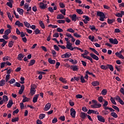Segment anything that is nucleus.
I'll return each instance as SVG.
<instances>
[{"instance_id": "obj_1", "label": "nucleus", "mask_w": 124, "mask_h": 124, "mask_svg": "<svg viewBox=\"0 0 124 124\" xmlns=\"http://www.w3.org/2000/svg\"><path fill=\"white\" fill-rule=\"evenodd\" d=\"M97 16L100 17V21H102V22L104 21V19H105V14H104L103 12L100 11L97 12Z\"/></svg>"}, {"instance_id": "obj_2", "label": "nucleus", "mask_w": 124, "mask_h": 124, "mask_svg": "<svg viewBox=\"0 0 124 124\" xmlns=\"http://www.w3.org/2000/svg\"><path fill=\"white\" fill-rule=\"evenodd\" d=\"M35 89H36V85H35V84H33L31 85L30 93H31V95H33L35 93V92H36Z\"/></svg>"}, {"instance_id": "obj_3", "label": "nucleus", "mask_w": 124, "mask_h": 124, "mask_svg": "<svg viewBox=\"0 0 124 124\" xmlns=\"http://www.w3.org/2000/svg\"><path fill=\"white\" fill-rule=\"evenodd\" d=\"M66 47L71 51H73V50H74V48L72 47V44L70 43V41L66 42Z\"/></svg>"}, {"instance_id": "obj_4", "label": "nucleus", "mask_w": 124, "mask_h": 124, "mask_svg": "<svg viewBox=\"0 0 124 124\" xmlns=\"http://www.w3.org/2000/svg\"><path fill=\"white\" fill-rule=\"evenodd\" d=\"M109 42L111 43V44H118L119 43V41H118V40H117L116 38H115L114 39L113 38L109 39Z\"/></svg>"}, {"instance_id": "obj_5", "label": "nucleus", "mask_w": 124, "mask_h": 124, "mask_svg": "<svg viewBox=\"0 0 124 124\" xmlns=\"http://www.w3.org/2000/svg\"><path fill=\"white\" fill-rule=\"evenodd\" d=\"M70 115L72 116V118H75V115H76V111H75V109L73 108H71L70 109Z\"/></svg>"}, {"instance_id": "obj_6", "label": "nucleus", "mask_w": 124, "mask_h": 124, "mask_svg": "<svg viewBox=\"0 0 124 124\" xmlns=\"http://www.w3.org/2000/svg\"><path fill=\"white\" fill-rule=\"evenodd\" d=\"M90 57L92 58V59H93V60H95V61H98L99 60V58H98V56H96L95 54L92 53L90 54Z\"/></svg>"}, {"instance_id": "obj_7", "label": "nucleus", "mask_w": 124, "mask_h": 124, "mask_svg": "<svg viewBox=\"0 0 124 124\" xmlns=\"http://www.w3.org/2000/svg\"><path fill=\"white\" fill-rule=\"evenodd\" d=\"M98 120L99 122H101L102 123H105V119H104V117H102L101 115H97V116Z\"/></svg>"}, {"instance_id": "obj_8", "label": "nucleus", "mask_w": 124, "mask_h": 124, "mask_svg": "<svg viewBox=\"0 0 124 124\" xmlns=\"http://www.w3.org/2000/svg\"><path fill=\"white\" fill-rule=\"evenodd\" d=\"M66 36H67L68 37H70V38H71V41L72 42H75V40H76L75 39V38H74V37H73V36H72V35H71V34L70 33H66Z\"/></svg>"}, {"instance_id": "obj_9", "label": "nucleus", "mask_w": 124, "mask_h": 124, "mask_svg": "<svg viewBox=\"0 0 124 124\" xmlns=\"http://www.w3.org/2000/svg\"><path fill=\"white\" fill-rule=\"evenodd\" d=\"M47 6V4H44L43 2H40L39 3V7L41 9H45Z\"/></svg>"}, {"instance_id": "obj_10", "label": "nucleus", "mask_w": 124, "mask_h": 124, "mask_svg": "<svg viewBox=\"0 0 124 124\" xmlns=\"http://www.w3.org/2000/svg\"><path fill=\"white\" fill-rule=\"evenodd\" d=\"M51 103L46 104L44 108V111H48V110L51 108Z\"/></svg>"}, {"instance_id": "obj_11", "label": "nucleus", "mask_w": 124, "mask_h": 124, "mask_svg": "<svg viewBox=\"0 0 124 124\" xmlns=\"http://www.w3.org/2000/svg\"><path fill=\"white\" fill-rule=\"evenodd\" d=\"M70 68L71 69H72L73 71H78V69H79V68H78V66L77 65H72L70 66Z\"/></svg>"}, {"instance_id": "obj_12", "label": "nucleus", "mask_w": 124, "mask_h": 124, "mask_svg": "<svg viewBox=\"0 0 124 124\" xmlns=\"http://www.w3.org/2000/svg\"><path fill=\"white\" fill-rule=\"evenodd\" d=\"M24 90H25V85H22L20 87V89L19 90L18 93L19 94H22Z\"/></svg>"}, {"instance_id": "obj_13", "label": "nucleus", "mask_w": 124, "mask_h": 124, "mask_svg": "<svg viewBox=\"0 0 124 124\" xmlns=\"http://www.w3.org/2000/svg\"><path fill=\"white\" fill-rule=\"evenodd\" d=\"M38 96H39V94H35L33 98V102L36 103L37 102V99H38Z\"/></svg>"}, {"instance_id": "obj_14", "label": "nucleus", "mask_w": 124, "mask_h": 124, "mask_svg": "<svg viewBox=\"0 0 124 124\" xmlns=\"http://www.w3.org/2000/svg\"><path fill=\"white\" fill-rule=\"evenodd\" d=\"M70 17L72 19V21H74V22L77 21V16L76 14L73 15L72 16H70Z\"/></svg>"}, {"instance_id": "obj_15", "label": "nucleus", "mask_w": 124, "mask_h": 124, "mask_svg": "<svg viewBox=\"0 0 124 124\" xmlns=\"http://www.w3.org/2000/svg\"><path fill=\"white\" fill-rule=\"evenodd\" d=\"M91 107H92L93 108H100V107H101V104H94V105H92Z\"/></svg>"}, {"instance_id": "obj_16", "label": "nucleus", "mask_w": 124, "mask_h": 124, "mask_svg": "<svg viewBox=\"0 0 124 124\" xmlns=\"http://www.w3.org/2000/svg\"><path fill=\"white\" fill-rule=\"evenodd\" d=\"M87 114L85 112H81L80 113V117L83 120H85L86 118H87Z\"/></svg>"}, {"instance_id": "obj_17", "label": "nucleus", "mask_w": 124, "mask_h": 124, "mask_svg": "<svg viewBox=\"0 0 124 124\" xmlns=\"http://www.w3.org/2000/svg\"><path fill=\"white\" fill-rule=\"evenodd\" d=\"M12 105H13V100H11L9 101L8 104L7 105V108H11Z\"/></svg>"}, {"instance_id": "obj_18", "label": "nucleus", "mask_w": 124, "mask_h": 124, "mask_svg": "<svg viewBox=\"0 0 124 124\" xmlns=\"http://www.w3.org/2000/svg\"><path fill=\"white\" fill-rule=\"evenodd\" d=\"M89 49L91 51L93 52L94 53V54H96L97 56H99V53L97 51H96V50H95V49H94V48H92V47H89Z\"/></svg>"}, {"instance_id": "obj_19", "label": "nucleus", "mask_w": 124, "mask_h": 124, "mask_svg": "<svg viewBox=\"0 0 124 124\" xmlns=\"http://www.w3.org/2000/svg\"><path fill=\"white\" fill-rule=\"evenodd\" d=\"M89 49L91 51L93 52L94 53V54H96L97 56H99V53L97 51H96V50H95V49H94V48H92V47H89Z\"/></svg>"}, {"instance_id": "obj_20", "label": "nucleus", "mask_w": 124, "mask_h": 124, "mask_svg": "<svg viewBox=\"0 0 124 124\" xmlns=\"http://www.w3.org/2000/svg\"><path fill=\"white\" fill-rule=\"evenodd\" d=\"M48 62L50 64H55L56 63V61L52 60V58H49L48 59Z\"/></svg>"}, {"instance_id": "obj_21", "label": "nucleus", "mask_w": 124, "mask_h": 124, "mask_svg": "<svg viewBox=\"0 0 124 124\" xmlns=\"http://www.w3.org/2000/svg\"><path fill=\"white\" fill-rule=\"evenodd\" d=\"M23 99L22 100V102H29L30 101V98L26 97V95L23 96Z\"/></svg>"}, {"instance_id": "obj_22", "label": "nucleus", "mask_w": 124, "mask_h": 124, "mask_svg": "<svg viewBox=\"0 0 124 124\" xmlns=\"http://www.w3.org/2000/svg\"><path fill=\"white\" fill-rule=\"evenodd\" d=\"M17 11L20 15H23V14H24V10H23V9L18 8L17 9Z\"/></svg>"}, {"instance_id": "obj_23", "label": "nucleus", "mask_w": 124, "mask_h": 124, "mask_svg": "<svg viewBox=\"0 0 124 124\" xmlns=\"http://www.w3.org/2000/svg\"><path fill=\"white\" fill-rule=\"evenodd\" d=\"M96 111L93 109H89L88 111L87 112V114H89V115H91V114H96Z\"/></svg>"}, {"instance_id": "obj_24", "label": "nucleus", "mask_w": 124, "mask_h": 124, "mask_svg": "<svg viewBox=\"0 0 124 124\" xmlns=\"http://www.w3.org/2000/svg\"><path fill=\"white\" fill-rule=\"evenodd\" d=\"M115 55H116V56H117V57H118L120 59H122V60H124V56H123V55H122V54H119L118 52H116Z\"/></svg>"}, {"instance_id": "obj_25", "label": "nucleus", "mask_w": 124, "mask_h": 124, "mask_svg": "<svg viewBox=\"0 0 124 124\" xmlns=\"http://www.w3.org/2000/svg\"><path fill=\"white\" fill-rule=\"evenodd\" d=\"M25 57V55H23V54L20 53L18 54L17 59L19 61H22V59Z\"/></svg>"}, {"instance_id": "obj_26", "label": "nucleus", "mask_w": 124, "mask_h": 124, "mask_svg": "<svg viewBox=\"0 0 124 124\" xmlns=\"http://www.w3.org/2000/svg\"><path fill=\"white\" fill-rule=\"evenodd\" d=\"M107 66L108 69H109L110 71H114V67H113V65L108 64Z\"/></svg>"}, {"instance_id": "obj_27", "label": "nucleus", "mask_w": 124, "mask_h": 124, "mask_svg": "<svg viewBox=\"0 0 124 124\" xmlns=\"http://www.w3.org/2000/svg\"><path fill=\"white\" fill-rule=\"evenodd\" d=\"M104 109L105 110H109L110 112H114L115 110L114 109H112L111 108H109L108 107H104Z\"/></svg>"}, {"instance_id": "obj_28", "label": "nucleus", "mask_w": 124, "mask_h": 124, "mask_svg": "<svg viewBox=\"0 0 124 124\" xmlns=\"http://www.w3.org/2000/svg\"><path fill=\"white\" fill-rule=\"evenodd\" d=\"M5 85V80L2 79L0 81V87H3Z\"/></svg>"}, {"instance_id": "obj_29", "label": "nucleus", "mask_w": 124, "mask_h": 124, "mask_svg": "<svg viewBox=\"0 0 124 124\" xmlns=\"http://www.w3.org/2000/svg\"><path fill=\"white\" fill-rule=\"evenodd\" d=\"M57 19H64V16L62 15V14L58 15L57 16Z\"/></svg>"}, {"instance_id": "obj_30", "label": "nucleus", "mask_w": 124, "mask_h": 124, "mask_svg": "<svg viewBox=\"0 0 124 124\" xmlns=\"http://www.w3.org/2000/svg\"><path fill=\"white\" fill-rule=\"evenodd\" d=\"M92 85L93 86V87H95L96 86H99V82L98 81H93L92 83Z\"/></svg>"}, {"instance_id": "obj_31", "label": "nucleus", "mask_w": 124, "mask_h": 124, "mask_svg": "<svg viewBox=\"0 0 124 124\" xmlns=\"http://www.w3.org/2000/svg\"><path fill=\"white\" fill-rule=\"evenodd\" d=\"M76 12H77V13H78V14H79L80 15H82V14H84V12H83V11H82V10L81 9H78L76 10Z\"/></svg>"}, {"instance_id": "obj_32", "label": "nucleus", "mask_w": 124, "mask_h": 124, "mask_svg": "<svg viewBox=\"0 0 124 124\" xmlns=\"http://www.w3.org/2000/svg\"><path fill=\"white\" fill-rule=\"evenodd\" d=\"M11 30L10 29H7L4 31V34L6 35H8L9 33H11Z\"/></svg>"}, {"instance_id": "obj_33", "label": "nucleus", "mask_w": 124, "mask_h": 124, "mask_svg": "<svg viewBox=\"0 0 124 124\" xmlns=\"http://www.w3.org/2000/svg\"><path fill=\"white\" fill-rule=\"evenodd\" d=\"M2 100L4 102H6L8 101V97H7V96L6 95H3Z\"/></svg>"}, {"instance_id": "obj_34", "label": "nucleus", "mask_w": 124, "mask_h": 124, "mask_svg": "<svg viewBox=\"0 0 124 124\" xmlns=\"http://www.w3.org/2000/svg\"><path fill=\"white\" fill-rule=\"evenodd\" d=\"M24 26H25L26 28H30L31 27V24L29 23H28L27 21L24 22Z\"/></svg>"}, {"instance_id": "obj_35", "label": "nucleus", "mask_w": 124, "mask_h": 124, "mask_svg": "<svg viewBox=\"0 0 124 124\" xmlns=\"http://www.w3.org/2000/svg\"><path fill=\"white\" fill-rule=\"evenodd\" d=\"M101 94L103 95H106V94H107V89H103L101 91Z\"/></svg>"}, {"instance_id": "obj_36", "label": "nucleus", "mask_w": 124, "mask_h": 124, "mask_svg": "<svg viewBox=\"0 0 124 124\" xmlns=\"http://www.w3.org/2000/svg\"><path fill=\"white\" fill-rule=\"evenodd\" d=\"M100 67L102 69H103V70H106L107 69H108V67L107 66V64L106 65H101Z\"/></svg>"}, {"instance_id": "obj_37", "label": "nucleus", "mask_w": 124, "mask_h": 124, "mask_svg": "<svg viewBox=\"0 0 124 124\" xmlns=\"http://www.w3.org/2000/svg\"><path fill=\"white\" fill-rule=\"evenodd\" d=\"M60 81L62 82V83H64V84H66V80H65V78H59Z\"/></svg>"}, {"instance_id": "obj_38", "label": "nucleus", "mask_w": 124, "mask_h": 124, "mask_svg": "<svg viewBox=\"0 0 124 124\" xmlns=\"http://www.w3.org/2000/svg\"><path fill=\"white\" fill-rule=\"evenodd\" d=\"M39 24L42 29H45V25H44V23L43 21H40Z\"/></svg>"}, {"instance_id": "obj_39", "label": "nucleus", "mask_w": 124, "mask_h": 124, "mask_svg": "<svg viewBox=\"0 0 124 124\" xmlns=\"http://www.w3.org/2000/svg\"><path fill=\"white\" fill-rule=\"evenodd\" d=\"M110 115L112 117H113V118H118V115L116 112H112L110 113Z\"/></svg>"}, {"instance_id": "obj_40", "label": "nucleus", "mask_w": 124, "mask_h": 124, "mask_svg": "<svg viewBox=\"0 0 124 124\" xmlns=\"http://www.w3.org/2000/svg\"><path fill=\"white\" fill-rule=\"evenodd\" d=\"M115 22V19H108V24H113Z\"/></svg>"}, {"instance_id": "obj_41", "label": "nucleus", "mask_w": 124, "mask_h": 124, "mask_svg": "<svg viewBox=\"0 0 124 124\" xmlns=\"http://www.w3.org/2000/svg\"><path fill=\"white\" fill-rule=\"evenodd\" d=\"M35 63V60H32L30 61V62L29 63V66H31V65H33Z\"/></svg>"}, {"instance_id": "obj_42", "label": "nucleus", "mask_w": 124, "mask_h": 124, "mask_svg": "<svg viewBox=\"0 0 124 124\" xmlns=\"http://www.w3.org/2000/svg\"><path fill=\"white\" fill-rule=\"evenodd\" d=\"M44 118H45V114L42 113L39 115V118L40 120H43Z\"/></svg>"}, {"instance_id": "obj_43", "label": "nucleus", "mask_w": 124, "mask_h": 124, "mask_svg": "<svg viewBox=\"0 0 124 124\" xmlns=\"http://www.w3.org/2000/svg\"><path fill=\"white\" fill-rule=\"evenodd\" d=\"M112 108L114 109L115 110H116V111H117L118 112H120V109L119 108L115 105H112Z\"/></svg>"}, {"instance_id": "obj_44", "label": "nucleus", "mask_w": 124, "mask_h": 124, "mask_svg": "<svg viewBox=\"0 0 124 124\" xmlns=\"http://www.w3.org/2000/svg\"><path fill=\"white\" fill-rule=\"evenodd\" d=\"M80 81L81 83H86V80H85V78H84L83 76H81L80 77Z\"/></svg>"}, {"instance_id": "obj_45", "label": "nucleus", "mask_w": 124, "mask_h": 124, "mask_svg": "<svg viewBox=\"0 0 124 124\" xmlns=\"http://www.w3.org/2000/svg\"><path fill=\"white\" fill-rule=\"evenodd\" d=\"M57 22L59 24H64L65 23V20H58L57 21Z\"/></svg>"}, {"instance_id": "obj_46", "label": "nucleus", "mask_w": 124, "mask_h": 124, "mask_svg": "<svg viewBox=\"0 0 124 124\" xmlns=\"http://www.w3.org/2000/svg\"><path fill=\"white\" fill-rule=\"evenodd\" d=\"M66 11V9H61L60 10V12L63 15L65 16V12Z\"/></svg>"}, {"instance_id": "obj_47", "label": "nucleus", "mask_w": 124, "mask_h": 124, "mask_svg": "<svg viewBox=\"0 0 124 124\" xmlns=\"http://www.w3.org/2000/svg\"><path fill=\"white\" fill-rule=\"evenodd\" d=\"M98 100L99 101V102H100V103H102V102H103V97L102 96H100L98 98Z\"/></svg>"}, {"instance_id": "obj_48", "label": "nucleus", "mask_w": 124, "mask_h": 124, "mask_svg": "<svg viewBox=\"0 0 124 124\" xmlns=\"http://www.w3.org/2000/svg\"><path fill=\"white\" fill-rule=\"evenodd\" d=\"M19 121V117H16L12 119V123H15V122H18Z\"/></svg>"}, {"instance_id": "obj_49", "label": "nucleus", "mask_w": 124, "mask_h": 124, "mask_svg": "<svg viewBox=\"0 0 124 124\" xmlns=\"http://www.w3.org/2000/svg\"><path fill=\"white\" fill-rule=\"evenodd\" d=\"M14 42H13L12 41H10L9 44H8V46L10 48H12L13 45H14Z\"/></svg>"}, {"instance_id": "obj_50", "label": "nucleus", "mask_w": 124, "mask_h": 124, "mask_svg": "<svg viewBox=\"0 0 124 124\" xmlns=\"http://www.w3.org/2000/svg\"><path fill=\"white\" fill-rule=\"evenodd\" d=\"M34 32H35V34H39L41 33V32H40V30H39V29H36L34 31Z\"/></svg>"}, {"instance_id": "obj_51", "label": "nucleus", "mask_w": 124, "mask_h": 124, "mask_svg": "<svg viewBox=\"0 0 124 124\" xmlns=\"http://www.w3.org/2000/svg\"><path fill=\"white\" fill-rule=\"evenodd\" d=\"M89 29L91 30V31H94V30H95V26H93V25H90L89 26Z\"/></svg>"}, {"instance_id": "obj_52", "label": "nucleus", "mask_w": 124, "mask_h": 124, "mask_svg": "<svg viewBox=\"0 0 124 124\" xmlns=\"http://www.w3.org/2000/svg\"><path fill=\"white\" fill-rule=\"evenodd\" d=\"M16 82V80L14 78L11 79L9 81V83L11 84H14Z\"/></svg>"}, {"instance_id": "obj_53", "label": "nucleus", "mask_w": 124, "mask_h": 124, "mask_svg": "<svg viewBox=\"0 0 124 124\" xmlns=\"http://www.w3.org/2000/svg\"><path fill=\"white\" fill-rule=\"evenodd\" d=\"M110 101L114 104V105H117V103H116V101H115V100L113 97H111L110 98Z\"/></svg>"}, {"instance_id": "obj_54", "label": "nucleus", "mask_w": 124, "mask_h": 124, "mask_svg": "<svg viewBox=\"0 0 124 124\" xmlns=\"http://www.w3.org/2000/svg\"><path fill=\"white\" fill-rule=\"evenodd\" d=\"M82 17L83 18H85V20L88 21V22L90 21V20H91L90 17H89L87 16H83Z\"/></svg>"}, {"instance_id": "obj_55", "label": "nucleus", "mask_w": 124, "mask_h": 124, "mask_svg": "<svg viewBox=\"0 0 124 124\" xmlns=\"http://www.w3.org/2000/svg\"><path fill=\"white\" fill-rule=\"evenodd\" d=\"M8 17L9 18L10 21H12L13 18L11 17V14L10 13H7Z\"/></svg>"}, {"instance_id": "obj_56", "label": "nucleus", "mask_w": 124, "mask_h": 124, "mask_svg": "<svg viewBox=\"0 0 124 124\" xmlns=\"http://www.w3.org/2000/svg\"><path fill=\"white\" fill-rule=\"evenodd\" d=\"M10 78V75L9 74L7 75L5 78L6 82H8V80H9Z\"/></svg>"}, {"instance_id": "obj_57", "label": "nucleus", "mask_w": 124, "mask_h": 124, "mask_svg": "<svg viewBox=\"0 0 124 124\" xmlns=\"http://www.w3.org/2000/svg\"><path fill=\"white\" fill-rule=\"evenodd\" d=\"M89 39H90V40H91V41H93V40H94V36H91L90 35L88 37Z\"/></svg>"}, {"instance_id": "obj_58", "label": "nucleus", "mask_w": 124, "mask_h": 124, "mask_svg": "<svg viewBox=\"0 0 124 124\" xmlns=\"http://www.w3.org/2000/svg\"><path fill=\"white\" fill-rule=\"evenodd\" d=\"M65 56L66 58H69L71 56V53L69 52H67L65 53Z\"/></svg>"}, {"instance_id": "obj_59", "label": "nucleus", "mask_w": 124, "mask_h": 124, "mask_svg": "<svg viewBox=\"0 0 124 124\" xmlns=\"http://www.w3.org/2000/svg\"><path fill=\"white\" fill-rule=\"evenodd\" d=\"M66 31H69V32H72V33H74V31L72 29V28L68 29L66 30Z\"/></svg>"}, {"instance_id": "obj_60", "label": "nucleus", "mask_w": 124, "mask_h": 124, "mask_svg": "<svg viewBox=\"0 0 124 124\" xmlns=\"http://www.w3.org/2000/svg\"><path fill=\"white\" fill-rule=\"evenodd\" d=\"M12 3H11V2H8L6 3V5L9 6V7H10V8H12V7H13Z\"/></svg>"}, {"instance_id": "obj_61", "label": "nucleus", "mask_w": 124, "mask_h": 124, "mask_svg": "<svg viewBox=\"0 0 124 124\" xmlns=\"http://www.w3.org/2000/svg\"><path fill=\"white\" fill-rule=\"evenodd\" d=\"M20 80L21 81L20 82V84H25V78L23 77H21L20 78Z\"/></svg>"}, {"instance_id": "obj_62", "label": "nucleus", "mask_w": 124, "mask_h": 124, "mask_svg": "<svg viewBox=\"0 0 124 124\" xmlns=\"http://www.w3.org/2000/svg\"><path fill=\"white\" fill-rule=\"evenodd\" d=\"M58 122V119L56 117H54L52 121V124H56Z\"/></svg>"}, {"instance_id": "obj_63", "label": "nucleus", "mask_w": 124, "mask_h": 124, "mask_svg": "<svg viewBox=\"0 0 124 124\" xmlns=\"http://www.w3.org/2000/svg\"><path fill=\"white\" fill-rule=\"evenodd\" d=\"M74 36H75V37H77V38H81V35L78 34V33H77V32L74 33Z\"/></svg>"}, {"instance_id": "obj_64", "label": "nucleus", "mask_w": 124, "mask_h": 124, "mask_svg": "<svg viewBox=\"0 0 124 124\" xmlns=\"http://www.w3.org/2000/svg\"><path fill=\"white\" fill-rule=\"evenodd\" d=\"M36 124H43V122H42V121H41V120L38 119L36 121Z\"/></svg>"}]
</instances>
